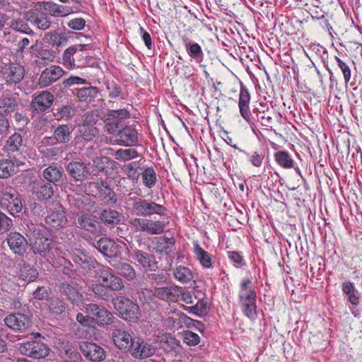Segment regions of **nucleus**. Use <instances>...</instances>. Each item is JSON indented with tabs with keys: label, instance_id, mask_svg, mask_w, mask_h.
Segmentation results:
<instances>
[{
	"label": "nucleus",
	"instance_id": "44",
	"mask_svg": "<svg viewBox=\"0 0 362 362\" xmlns=\"http://www.w3.org/2000/svg\"><path fill=\"white\" fill-rule=\"evenodd\" d=\"M143 185L148 189L153 188L157 182V175L153 167L145 168L140 173Z\"/></svg>",
	"mask_w": 362,
	"mask_h": 362
},
{
	"label": "nucleus",
	"instance_id": "5",
	"mask_svg": "<svg viewBox=\"0 0 362 362\" xmlns=\"http://www.w3.org/2000/svg\"><path fill=\"white\" fill-rule=\"evenodd\" d=\"M85 186L88 194L95 198L105 201L109 204H115L117 202L116 194L107 180L99 179L87 182Z\"/></svg>",
	"mask_w": 362,
	"mask_h": 362
},
{
	"label": "nucleus",
	"instance_id": "46",
	"mask_svg": "<svg viewBox=\"0 0 362 362\" xmlns=\"http://www.w3.org/2000/svg\"><path fill=\"white\" fill-rule=\"evenodd\" d=\"M23 144V137L18 133L11 135L5 145V150L8 153L18 152Z\"/></svg>",
	"mask_w": 362,
	"mask_h": 362
},
{
	"label": "nucleus",
	"instance_id": "34",
	"mask_svg": "<svg viewBox=\"0 0 362 362\" xmlns=\"http://www.w3.org/2000/svg\"><path fill=\"white\" fill-rule=\"evenodd\" d=\"M117 136L119 141L124 146H132L138 141V133L132 127H125L119 131Z\"/></svg>",
	"mask_w": 362,
	"mask_h": 362
},
{
	"label": "nucleus",
	"instance_id": "18",
	"mask_svg": "<svg viewBox=\"0 0 362 362\" xmlns=\"http://www.w3.org/2000/svg\"><path fill=\"white\" fill-rule=\"evenodd\" d=\"M191 33L192 32L189 30L185 31L184 34L182 35V42L189 57L196 62L201 63L204 59V52L198 43L191 40Z\"/></svg>",
	"mask_w": 362,
	"mask_h": 362
},
{
	"label": "nucleus",
	"instance_id": "19",
	"mask_svg": "<svg viewBox=\"0 0 362 362\" xmlns=\"http://www.w3.org/2000/svg\"><path fill=\"white\" fill-rule=\"evenodd\" d=\"M54 96L47 90L35 95L31 103L30 108L33 112H41L48 110L53 104Z\"/></svg>",
	"mask_w": 362,
	"mask_h": 362
},
{
	"label": "nucleus",
	"instance_id": "12",
	"mask_svg": "<svg viewBox=\"0 0 362 362\" xmlns=\"http://www.w3.org/2000/svg\"><path fill=\"white\" fill-rule=\"evenodd\" d=\"M128 351L134 358L144 359L153 356L155 349L142 338L134 337Z\"/></svg>",
	"mask_w": 362,
	"mask_h": 362
},
{
	"label": "nucleus",
	"instance_id": "27",
	"mask_svg": "<svg viewBox=\"0 0 362 362\" xmlns=\"http://www.w3.org/2000/svg\"><path fill=\"white\" fill-rule=\"evenodd\" d=\"M6 325L18 331L25 330L30 325L29 318L21 313H13L8 315L4 319Z\"/></svg>",
	"mask_w": 362,
	"mask_h": 362
},
{
	"label": "nucleus",
	"instance_id": "31",
	"mask_svg": "<svg viewBox=\"0 0 362 362\" xmlns=\"http://www.w3.org/2000/svg\"><path fill=\"white\" fill-rule=\"evenodd\" d=\"M173 274L174 278L182 284H187L195 281V272L192 269L185 266H176L173 269Z\"/></svg>",
	"mask_w": 362,
	"mask_h": 362
},
{
	"label": "nucleus",
	"instance_id": "36",
	"mask_svg": "<svg viewBox=\"0 0 362 362\" xmlns=\"http://www.w3.org/2000/svg\"><path fill=\"white\" fill-rule=\"evenodd\" d=\"M100 218L104 224L115 226L121 221L122 214L115 209H107L101 211Z\"/></svg>",
	"mask_w": 362,
	"mask_h": 362
},
{
	"label": "nucleus",
	"instance_id": "56",
	"mask_svg": "<svg viewBox=\"0 0 362 362\" xmlns=\"http://www.w3.org/2000/svg\"><path fill=\"white\" fill-rule=\"evenodd\" d=\"M183 341L188 346H196L200 342L199 336L191 331L186 330L182 333Z\"/></svg>",
	"mask_w": 362,
	"mask_h": 362
},
{
	"label": "nucleus",
	"instance_id": "24",
	"mask_svg": "<svg viewBox=\"0 0 362 362\" xmlns=\"http://www.w3.org/2000/svg\"><path fill=\"white\" fill-rule=\"evenodd\" d=\"M24 18L40 30H45L51 25L50 18L46 13H37L34 10H30L25 13Z\"/></svg>",
	"mask_w": 362,
	"mask_h": 362
},
{
	"label": "nucleus",
	"instance_id": "50",
	"mask_svg": "<svg viewBox=\"0 0 362 362\" xmlns=\"http://www.w3.org/2000/svg\"><path fill=\"white\" fill-rule=\"evenodd\" d=\"M9 26L15 31L30 35H35V32L30 28V26L20 18L12 19L9 23Z\"/></svg>",
	"mask_w": 362,
	"mask_h": 362
},
{
	"label": "nucleus",
	"instance_id": "11",
	"mask_svg": "<svg viewBox=\"0 0 362 362\" xmlns=\"http://www.w3.org/2000/svg\"><path fill=\"white\" fill-rule=\"evenodd\" d=\"M85 313L91 315L93 322H95L98 325H109L113 322L115 319L112 313L107 310L105 307L99 306L98 304L89 303L84 305L83 309Z\"/></svg>",
	"mask_w": 362,
	"mask_h": 362
},
{
	"label": "nucleus",
	"instance_id": "33",
	"mask_svg": "<svg viewBox=\"0 0 362 362\" xmlns=\"http://www.w3.org/2000/svg\"><path fill=\"white\" fill-rule=\"evenodd\" d=\"M193 247L195 257L199 262L202 267L204 269H212L214 267V262L211 255L204 250L198 243H194Z\"/></svg>",
	"mask_w": 362,
	"mask_h": 362
},
{
	"label": "nucleus",
	"instance_id": "9",
	"mask_svg": "<svg viewBox=\"0 0 362 362\" xmlns=\"http://www.w3.org/2000/svg\"><path fill=\"white\" fill-rule=\"evenodd\" d=\"M98 279L107 287L110 291H119L124 288V286L122 279L112 272V269L108 267L98 265L96 270Z\"/></svg>",
	"mask_w": 362,
	"mask_h": 362
},
{
	"label": "nucleus",
	"instance_id": "20",
	"mask_svg": "<svg viewBox=\"0 0 362 362\" xmlns=\"http://www.w3.org/2000/svg\"><path fill=\"white\" fill-rule=\"evenodd\" d=\"M6 242L14 254L20 256L24 255L28 241L23 235L18 232L10 233L6 238Z\"/></svg>",
	"mask_w": 362,
	"mask_h": 362
},
{
	"label": "nucleus",
	"instance_id": "35",
	"mask_svg": "<svg viewBox=\"0 0 362 362\" xmlns=\"http://www.w3.org/2000/svg\"><path fill=\"white\" fill-rule=\"evenodd\" d=\"M72 129L69 124L59 125L54 131L53 137L49 139L56 140L58 144H67L71 140Z\"/></svg>",
	"mask_w": 362,
	"mask_h": 362
},
{
	"label": "nucleus",
	"instance_id": "28",
	"mask_svg": "<svg viewBox=\"0 0 362 362\" xmlns=\"http://www.w3.org/2000/svg\"><path fill=\"white\" fill-rule=\"evenodd\" d=\"M112 337L115 345L121 350L127 351L132 343V335L122 329H115L112 332Z\"/></svg>",
	"mask_w": 362,
	"mask_h": 362
},
{
	"label": "nucleus",
	"instance_id": "54",
	"mask_svg": "<svg viewBox=\"0 0 362 362\" xmlns=\"http://www.w3.org/2000/svg\"><path fill=\"white\" fill-rule=\"evenodd\" d=\"M139 156L138 152L134 148L118 149L115 153V158L121 161L129 160Z\"/></svg>",
	"mask_w": 362,
	"mask_h": 362
},
{
	"label": "nucleus",
	"instance_id": "53",
	"mask_svg": "<svg viewBox=\"0 0 362 362\" xmlns=\"http://www.w3.org/2000/svg\"><path fill=\"white\" fill-rule=\"evenodd\" d=\"M109 158L106 156H97L93 160V170L91 175L98 176L100 173L103 172L108 163Z\"/></svg>",
	"mask_w": 362,
	"mask_h": 362
},
{
	"label": "nucleus",
	"instance_id": "14",
	"mask_svg": "<svg viewBox=\"0 0 362 362\" xmlns=\"http://www.w3.org/2000/svg\"><path fill=\"white\" fill-rule=\"evenodd\" d=\"M3 79L7 85H16L24 78L25 70L18 64L11 63L5 65L1 71Z\"/></svg>",
	"mask_w": 362,
	"mask_h": 362
},
{
	"label": "nucleus",
	"instance_id": "7",
	"mask_svg": "<svg viewBox=\"0 0 362 362\" xmlns=\"http://www.w3.org/2000/svg\"><path fill=\"white\" fill-rule=\"evenodd\" d=\"M115 309L122 318L129 321H135L139 318V308L132 300L124 296L112 298Z\"/></svg>",
	"mask_w": 362,
	"mask_h": 362
},
{
	"label": "nucleus",
	"instance_id": "17",
	"mask_svg": "<svg viewBox=\"0 0 362 362\" xmlns=\"http://www.w3.org/2000/svg\"><path fill=\"white\" fill-rule=\"evenodd\" d=\"M66 74L65 71L57 65H52L44 69L39 78V86L45 88L58 81Z\"/></svg>",
	"mask_w": 362,
	"mask_h": 362
},
{
	"label": "nucleus",
	"instance_id": "16",
	"mask_svg": "<svg viewBox=\"0 0 362 362\" xmlns=\"http://www.w3.org/2000/svg\"><path fill=\"white\" fill-rule=\"evenodd\" d=\"M79 349L83 356L92 362H102L105 359V351L100 346L88 341H81Z\"/></svg>",
	"mask_w": 362,
	"mask_h": 362
},
{
	"label": "nucleus",
	"instance_id": "58",
	"mask_svg": "<svg viewBox=\"0 0 362 362\" xmlns=\"http://www.w3.org/2000/svg\"><path fill=\"white\" fill-rule=\"evenodd\" d=\"M228 257L233 262V265L236 268H240L245 264V260L242 255L236 251H228Z\"/></svg>",
	"mask_w": 362,
	"mask_h": 362
},
{
	"label": "nucleus",
	"instance_id": "43",
	"mask_svg": "<svg viewBox=\"0 0 362 362\" xmlns=\"http://www.w3.org/2000/svg\"><path fill=\"white\" fill-rule=\"evenodd\" d=\"M76 225L78 227L90 233H93L97 230L94 218L88 214L80 215L77 218Z\"/></svg>",
	"mask_w": 362,
	"mask_h": 362
},
{
	"label": "nucleus",
	"instance_id": "29",
	"mask_svg": "<svg viewBox=\"0 0 362 362\" xmlns=\"http://www.w3.org/2000/svg\"><path fill=\"white\" fill-rule=\"evenodd\" d=\"M250 94L245 86L241 84L239 95L238 107L241 116L250 123L251 113L250 112Z\"/></svg>",
	"mask_w": 362,
	"mask_h": 362
},
{
	"label": "nucleus",
	"instance_id": "64",
	"mask_svg": "<svg viewBox=\"0 0 362 362\" xmlns=\"http://www.w3.org/2000/svg\"><path fill=\"white\" fill-rule=\"evenodd\" d=\"M60 34L56 31L46 33L45 40L49 45L54 46L60 44Z\"/></svg>",
	"mask_w": 362,
	"mask_h": 362
},
{
	"label": "nucleus",
	"instance_id": "38",
	"mask_svg": "<svg viewBox=\"0 0 362 362\" xmlns=\"http://www.w3.org/2000/svg\"><path fill=\"white\" fill-rule=\"evenodd\" d=\"M42 175L49 183L57 184L63 181V170L57 165H49L45 168Z\"/></svg>",
	"mask_w": 362,
	"mask_h": 362
},
{
	"label": "nucleus",
	"instance_id": "48",
	"mask_svg": "<svg viewBox=\"0 0 362 362\" xmlns=\"http://www.w3.org/2000/svg\"><path fill=\"white\" fill-rule=\"evenodd\" d=\"M54 116L59 120L68 121L75 115L76 108L74 105H66L57 108Z\"/></svg>",
	"mask_w": 362,
	"mask_h": 362
},
{
	"label": "nucleus",
	"instance_id": "59",
	"mask_svg": "<svg viewBox=\"0 0 362 362\" xmlns=\"http://www.w3.org/2000/svg\"><path fill=\"white\" fill-rule=\"evenodd\" d=\"M66 358L64 362H81L82 358L81 354L73 347L67 348L65 350Z\"/></svg>",
	"mask_w": 362,
	"mask_h": 362
},
{
	"label": "nucleus",
	"instance_id": "6",
	"mask_svg": "<svg viewBox=\"0 0 362 362\" xmlns=\"http://www.w3.org/2000/svg\"><path fill=\"white\" fill-rule=\"evenodd\" d=\"M129 224L135 231L146 233L149 235H160L163 233L166 227V224L162 221L139 217L130 218Z\"/></svg>",
	"mask_w": 362,
	"mask_h": 362
},
{
	"label": "nucleus",
	"instance_id": "22",
	"mask_svg": "<svg viewBox=\"0 0 362 362\" xmlns=\"http://www.w3.org/2000/svg\"><path fill=\"white\" fill-rule=\"evenodd\" d=\"M46 223L51 228L58 229L66 223L65 211L60 204H56L45 219Z\"/></svg>",
	"mask_w": 362,
	"mask_h": 362
},
{
	"label": "nucleus",
	"instance_id": "32",
	"mask_svg": "<svg viewBox=\"0 0 362 362\" xmlns=\"http://www.w3.org/2000/svg\"><path fill=\"white\" fill-rule=\"evenodd\" d=\"M59 291L74 304L78 305V303L82 301L83 296L74 284L62 282L59 286Z\"/></svg>",
	"mask_w": 362,
	"mask_h": 362
},
{
	"label": "nucleus",
	"instance_id": "15",
	"mask_svg": "<svg viewBox=\"0 0 362 362\" xmlns=\"http://www.w3.org/2000/svg\"><path fill=\"white\" fill-rule=\"evenodd\" d=\"M67 174L75 181L82 182L91 175L88 164L78 160H72L66 165Z\"/></svg>",
	"mask_w": 362,
	"mask_h": 362
},
{
	"label": "nucleus",
	"instance_id": "37",
	"mask_svg": "<svg viewBox=\"0 0 362 362\" xmlns=\"http://www.w3.org/2000/svg\"><path fill=\"white\" fill-rule=\"evenodd\" d=\"M18 105L17 96L16 94H8L0 98V112L4 115L14 112Z\"/></svg>",
	"mask_w": 362,
	"mask_h": 362
},
{
	"label": "nucleus",
	"instance_id": "30",
	"mask_svg": "<svg viewBox=\"0 0 362 362\" xmlns=\"http://www.w3.org/2000/svg\"><path fill=\"white\" fill-rule=\"evenodd\" d=\"M30 186L33 194H35L39 199H48L53 195V187L49 182L38 180L33 182Z\"/></svg>",
	"mask_w": 362,
	"mask_h": 362
},
{
	"label": "nucleus",
	"instance_id": "10",
	"mask_svg": "<svg viewBox=\"0 0 362 362\" xmlns=\"http://www.w3.org/2000/svg\"><path fill=\"white\" fill-rule=\"evenodd\" d=\"M18 350L21 354L34 359L45 358L49 353L47 345L37 340L21 344Z\"/></svg>",
	"mask_w": 362,
	"mask_h": 362
},
{
	"label": "nucleus",
	"instance_id": "26",
	"mask_svg": "<svg viewBox=\"0 0 362 362\" xmlns=\"http://www.w3.org/2000/svg\"><path fill=\"white\" fill-rule=\"evenodd\" d=\"M182 292V287L171 286L156 288L155 294L159 299L168 302H176L180 298Z\"/></svg>",
	"mask_w": 362,
	"mask_h": 362
},
{
	"label": "nucleus",
	"instance_id": "25",
	"mask_svg": "<svg viewBox=\"0 0 362 362\" xmlns=\"http://www.w3.org/2000/svg\"><path fill=\"white\" fill-rule=\"evenodd\" d=\"M71 257L73 261L86 270H91L95 269L98 263L92 257H89L87 253L81 249H75L72 251Z\"/></svg>",
	"mask_w": 362,
	"mask_h": 362
},
{
	"label": "nucleus",
	"instance_id": "1",
	"mask_svg": "<svg viewBox=\"0 0 362 362\" xmlns=\"http://www.w3.org/2000/svg\"><path fill=\"white\" fill-rule=\"evenodd\" d=\"M127 209L139 218L151 217L153 215L165 216L166 208L151 199L137 197H129L126 200Z\"/></svg>",
	"mask_w": 362,
	"mask_h": 362
},
{
	"label": "nucleus",
	"instance_id": "61",
	"mask_svg": "<svg viewBox=\"0 0 362 362\" xmlns=\"http://www.w3.org/2000/svg\"><path fill=\"white\" fill-rule=\"evenodd\" d=\"M97 122V115L93 111L87 112L82 117V122L80 124H85L88 127H95Z\"/></svg>",
	"mask_w": 362,
	"mask_h": 362
},
{
	"label": "nucleus",
	"instance_id": "49",
	"mask_svg": "<svg viewBox=\"0 0 362 362\" xmlns=\"http://www.w3.org/2000/svg\"><path fill=\"white\" fill-rule=\"evenodd\" d=\"M276 162L284 168H292L294 166V160L291 155L286 151H279L274 153Z\"/></svg>",
	"mask_w": 362,
	"mask_h": 362
},
{
	"label": "nucleus",
	"instance_id": "62",
	"mask_svg": "<svg viewBox=\"0 0 362 362\" xmlns=\"http://www.w3.org/2000/svg\"><path fill=\"white\" fill-rule=\"evenodd\" d=\"M7 209L12 215L21 212L23 209V204L21 197L18 199L15 198L13 202L8 204Z\"/></svg>",
	"mask_w": 362,
	"mask_h": 362
},
{
	"label": "nucleus",
	"instance_id": "55",
	"mask_svg": "<svg viewBox=\"0 0 362 362\" xmlns=\"http://www.w3.org/2000/svg\"><path fill=\"white\" fill-rule=\"evenodd\" d=\"M140 163L139 162L134 161L124 165L123 170L129 179L132 180H137L140 175V173L138 171Z\"/></svg>",
	"mask_w": 362,
	"mask_h": 362
},
{
	"label": "nucleus",
	"instance_id": "45",
	"mask_svg": "<svg viewBox=\"0 0 362 362\" xmlns=\"http://www.w3.org/2000/svg\"><path fill=\"white\" fill-rule=\"evenodd\" d=\"M334 59L337 63V67L342 73L345 84L347 85L350 83L351 86L354 85L355 82L351 81L352 71L348 62H345L337 56H334Z\"/></svg>",
	"mask_w": 362,
	"mask_h": 362
},
{
	"label": "nucleus",
	"instance_id": "13",
	"mask_svg": "<svg viewBox=\"0 0 362 362\" xmlns=\"http://www.w3.org/2000/svg\"><path fill=\"white\" fill-rule=\"evenodd\" d=\"M129 257L136 265L141 266L144 270L156 271L158 267L156 257L147 252L135 249L131 252Z\"/></svg>",
	"mask_w": 362,
	"mask_h": 362
},
{
	"label": "nucleus",
	"instance_id": "57",
	"mask_svg": "<svg viewBox=\"0 0 362 362\" xmlns=\"http://www.w3.org/2000/svg\"><path fill=\"white\" fill-rule=\"evenodd\" d=\"M13 220L0 211V234L8 232L13 226Z\"/></svg>",
	"mask_w": 362,
	"mask_h": 362
},
{
	"label": "nucleus",
	"instance_id": "4",
	"mask_svg": "<svg viewBox=\"0 0 362 362\" xmlns=\"http://www.w3.org/2000/svg\"><path fill=\"white\" fill-rule=\"evenodd\" d=\"M238 297L239 303L245 316L250 320L256 319L257 316V294L250 279H245L242 281Z\"/></svg>",
	"mask_w": 362,
	"mask_h": 362
},
{
	"label": "nucleus",
	"instance_id": "60",
	"mask_svg": "<svg viewBox=\"0 0 362 362\" xmlns=\"http://www.w3.org/2000/svg\"><path fill=\"white\" fill-rule=\"evenodd\" d=\"M49 308L52 313L57 315L62 314L66 310L65 303L59 299L52 300Z\"/></svg>",
	"mask_w": 362,
	"mask_h": 362
},
{
	"label": "nucleus",
	"instance_id": "41",
	"mask_svg": "<svg viewBox=\"0 0 362 362\" xmlns=\"http://www.w3.org/2000/svg\"><path fill=\"white\" fill-rule=\"evenodd\" d=\"M98 94V88L94 86L77 88L76 95L79 100L90 103L95 99Z\"/></svg>",
	"mask_w": 362,
	"mask_h": 362
},
{
	"label": "nucleus",
	"instance_id": "21",
	"mask_svg": "<svg viewBox=\"0 0 362 362\" xmlns=\"http://www.w3.org/2000/svg\"><path fill=\"white\" fill-rule=\"evenodd\" d=\"M94 246L98 249L103 255L110 257H117L121 254L119 245L113 240L102 238L94 244Z\"/></svg>",
	"mask_w": 362,
	"mask_h": 362
},
{
	"label": "nucleus",
	"instance_id": "52",
	"mask_svg": "<svg viewBox=\"0 0 362 362\" xmlns=\"http://www.w3.org/2000/svg\"><path fill=\"white\" fill-rule=\"evenodd\" d=\"M15 164L11 159L0 160V178H8L15 171Z\"/></svg>",
	"mask_w": 362,
	"mask_h": 362
},
{
	"label": "nucleus",
	"instance_id": "39",
	"mask_svg": "<svg viewBox=\"0 0 362 362\" xmlns=\"http://www.w3.org/2000/svg\"><path fill=\"white\" fill-rule=\"evenodd\" d=\"M110 264L116 269L117 273L128 281L134 280L136 277V271L132 265L126 262H118Z\"/></svg>",
	"mask_w": 362,
	"mask_h": 362
},
{
	"label": "nucleus",
	"instance_id": "40",
	"mask_svg": "<svg viewBox=\"0 0 362 362\" xmlns=\"http://www.w3.org/2000/svg\"><path fill=\"white\" fill-rule=\"evenodd\" d=\"M78 130L79 135L75 138V142L76 144L79 142H82L83 140L86 141H92L96 136L98 133L96 127H88L85 124H78Z\"/></svg>",
	"mask_w": 362,
	"mask_h": 362
},
{
	"label": "nucleus",
	"instance_id": "2",
	"mask_svg": "<svg viewBox=\"0 0 362 362\" xmlns=\"http://www.w3.org/2000/svg\"><path fill=\"white\" fill-rule=\"evenodd\" d=\"M90 49L89 44H75L69 46L62 54V64L68 69L89 66L91 57L85 53V51Z\"/></svg>",
	"mask_w": 362,
	"mask_h": 362
},
{
	"label": "nucleus",
	"instance_id": "8",
	"mask_svg": "<svg viewBox=\"0 0 362 362\" xmlns=\"http://www.w3.org/2000/svg\"><path fill=\"white\" fill-rule=\"evenodd\" d=\"M162 325L169 330H178L184 326L189 327L195 321L182 312L170 310L167 315L162 318Z\"/></svg>",
	"mask_w": 362,
	"mask_h": 362
},
{
	"label": "nucleus",
	"instance_id": "63",
	"mask_svg": "<svg viewBox=\"0 0 362 362\" xmlns=\"http://www.w3.org/2000/svg\"><path fill=\"white\" fill-rule=\"evenodd\" d=\"M344 295L347 297L348 302L352 306L356 307L359 305L361 295L357 289L354 290V291H349Z\"/></svg>",
	"mask_w": 362,
	"mask_h": 362
},
{
	"label": "nucleus",
	"instance_id": "47",
	"mask_svg": "<svg viewBox=\"0 0 362 362\" xmlns=\"http://www.w3.org/2000/svg\"><path fill=\"white\" fill-rule=\"evenodd\" d=\"M90 288L97 297L104 300H109L112 297L110 290L99 279L97 283L92 284Z\"/></svg>",
	"mask_w": 362,
	"mask_h": 362
},
{
	"label": "nucleus",
	"instance_id": "42",
	"mask_svg": "<svg viewBox=\"0 0 362 362\" xmlns=\"http://www.w3.org/2000/svg\"><path fill=\"white\" fill-rule=\"evenodd\" d=\"M18 276L23 281L31 282L36 280L38 277V272L34 267L28 264H23L19 269Z\"/></svg>",
	"mask_w": 362,
	"mask_h": 362
},
{
	"label": "nucleus",
	"instance_id": "23",
	"mask_svg": "<svg viewBox=\"0 0 362 362\" xmlns=\"http://www.w3.org/2000/svg\"><path fill=\"white\" fill-rule=\"evenodd\" d=\"M43 8L46 13L54 17H64L71 13L70 6L60 5L52 1H38L36 6Z\"/></svg>",
	"mask_w": 362,
	"mask_h": 362
},
{
	"label": "nucleus",
	"instance_id": "51",
	"mask_svg": "<svg viewBox=\"0 0 362 362\" xmlns=\"http://www.w3.org/2000/svg\"><path fill=\"white\" fill-rule=\"evenodd\" d=\"M130 117V112L126 109L119 110H109L104 115V119L105 121H110L115 119H124Z\"/></svg>",
	"mask_w": 362,
	"mask_h": 362
},
{
	"label": "nucleus",
	"instance_id": "3",
	"mask_svg": "<svg viewBox=\"0 0 362 362\" xmlns=\"http://www.w3.org/2000/svg\"><path fill=\"white\" fill-rule=\"evenodd\" d=\"M32 250L47 261L51 262L61 255L57 245L52 239L47 237L41 230H33Z\"/></svg>",
	"mask_w": 362,
	"mask_h": 362
}]
</instances>
